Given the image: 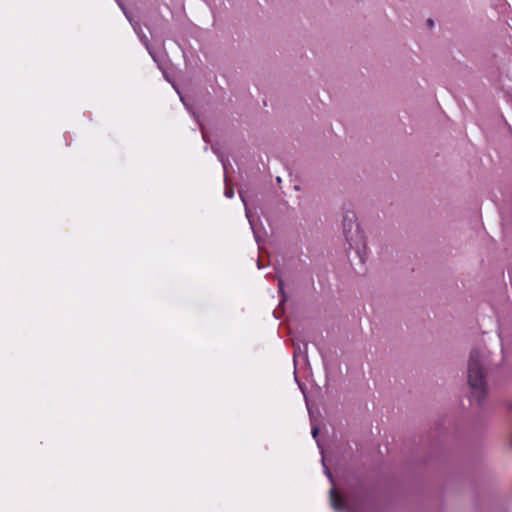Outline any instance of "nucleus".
<instances>
[{
	"label": "nucleus",
	"mask_w": 512,
	"mask_h": 512,
	"mask_svg": "<svg viewBox=\"0 0 512 512\" xmlns=\"http://www.w3.org/2000/svg\"><path fill=\"white\" fill-rule=\"evenodd\" d=\"M487 359L485 350L475 349L470 353L467 366V383L473 397L477 400L484 398L487 392Z\"/></svg>",
	"instance_id": "1"
},
{
	"label": "nucleus",
	"mask_w": 512,
	"mask_h": 512,
	"mask_svg": "<svg viewBox=\"0 0 512 512\" xmlns=\"http://www.w3.org/2000/svg\"><path fill=\"white\" fill-rule=\"evenodd\" d=\"M331 504L335 509H340L342 507V499L334 491H331Z\"/></svg>",
	"instance_id": "2"
},
{
	"label": "nucleus",
	"mask_w": 512,
	"mask_h": 512,
	"mask_svg": "<svg viewBox=\"0 0 512 512\" xmlns=\"http://www.w3.org/2000/svg\"><path fill=\"white\" fill-rule=\"evenodd\" d=\"M225 194L227 197L232 198L234 195V191H233V189H227Z\"/></svg>",
	"instance_id": "3"
},
{
	"label": "nucleus",
	"mask_w": 512,
	"mask_h": 512,
	"mask_svg": "<svg viewBox=\"0 0 512 512\" xmlns=\"http://www.w3.org/2000/svg\"><path fill=\"white\" fill-rule=\"evenodd\" d=\"M317 432H318L317 428H314V429H313V436H314V437L317 435Z\"/></svg>",
	"instance_id": "4"
}]
</instances>
